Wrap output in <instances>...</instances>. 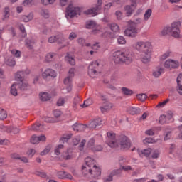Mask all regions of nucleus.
<instances>
[{"label": "nucleus", "instance_id": "nucleus-1", "mask_svg": "<svg viewBox=\"0 0 182 182\" xmlns=\"http://www.w3.org/2000/svg\"><path fill=\"white\" fill-rule=\"evenodd\" d=\"M133 48L139 52V58L143 63H149L151 60V43L149 41H138Z\"/></svg>", "mask_w": 182, "mask_h": 182}, {"label": "nucleus", "instance_id": "nucleus-2", "mask_svg": "<svg viewBox=\"0 0 182 182\" xmlns=\"http://www.w3.org/2000/svg\"><path fill=\"white\" fill-rule=\"evenodd\" d=\"M133 53L130 52V50H117L112 55V59L114 63H132L133 61Z\"/></svg>", "mask_w": 182, "mask_h": 182}, {"label": "nucleus", "instance_id": "nucleus-3", "mask_svg": "<svg viewBox=\"0 0 182 182\" xmlns=\"http://www.w3.org/2000/svg\"><path fill=\"white\" fill-rule=\"evenodd\" d=\"M82 14V7L77 5L75 2H70L65 10V18L72 19L76 17L77 15Z\"/></svg>", "mask_w": 182, "mask_h": 182}, {"label": "nucleus", "instance_id": "nucleus-4", "mask_svg": "<svg viewBox=\"0 0 182 182\" xmlns=\"http://www.w3.org/2000/svg\"><path fill=\"white\" fill-rule=\"evenodd\" d=\"M82 174H84V176H86L87 177H92V178H99L102 174L100 168L97 166H95L88 171L87 167H82Z\"/></svg>", "mask_w": 182, "mask_h": 182}, {"label": "nucleus", "instance_id": "nucleus-5", "mask_svg": "<svg viewBox=\"0 0 182 182\" xmlns=\"http://www.w3.org/2000/svg\"><path fill=\"white\" fill-rule=\"evenodd\" d=\"M103 5V0H97V4L95 7H92L84 11L85 15H92V16H96L99 11L102 10V6Z\"/></svg>", "mask_w": 182, "mask_h": 182}, {"label": "nucleus", "instance_id": "nucleus-6", "mask_svg": "<svg viewBox=\"0 0 182 182\" xmlns=\"http://www.w3.org/2000/svg\"><path fill=\"white\" fill-rule=\"evenodd\" d=\"M97 68H99V61H93L91 63L88 67V75L90 77H96L99 74L97 71Z\"/></svg>", "mask_w": 182, "mask_h": 182}, {"label": "nucleus", "instance_id": "nucleus-7", "mask_svg": "<svg viewBox=\"0 0 182 182\" xmlns=\"http://www.w3.org/2000/svg\"><path fill=\"white\" fill-rule=\"evenodd\" d=\"M171 35L173 38H176V39L182 38L181 33L180 31V23H173L171 25Z\"/></svg>", "mask_w": 182, "mask_h": 182}, {"label": "nucleus", "instance_id": "nucleus-8", "mask_svg": "<svg viewBox=\"0 0 182 182\" xmlns=\"http://www.w3.org/2000/svg\"><path fill=\"white\" fill-rule=\"evenodd\" d=\"M180 67V61L169 58L164 63L165 69H178Z\"/></svg>", "mask_w": 182, "mask_h": 182}, {"label": "nucleus", "instance_id": "nucleus-9", "mask_svg": "<svg viewBox=\"0 0 182 182\" xmlns=\"http://www.w3.org/2000/svg\"><path fill=\"white\" fill-rule=\"evenodd\" d=\"M41 76L44 80H50V79H55L58 74L54 70L47 68L42 73Z\"/></svg>", "mask_w": 182, "mask_h": 182}, {"label": "nucleus", "instance_id": "nucleus-10", "mask_svg": "<svg viewBox=\"0 0 182 182\" xmlns=\"http://www.w3.org/2000/svg\"><path fill=\"white\" fill-rule=\"evenodd\" d=\"M107 143L109 147H119V142H117V140L116 139V134L108 132Z\"/></svg>", "mask_w": 182, "mask_h": 182}, {"label": "nucleus", "instance_id": "nucleus-11", "mask_svg": "<svg viewBox=\"0 0 182 182\" xmlns=\"http://www.w3.org/2000/svg\"><path fill=\"white\" fill-rule=\"evenodd\" d=\"M137 33H139L137 28L131 25H129V28L124 31L125 36L129 38H136Z\"/></svg>", "mask_w": 182, "mask_h": 182}, {"label": "nucleus", "instance_id": "nucleus-12", "mask_svg": "<svg viewBox=\"0 0 182 182\" xmlns=\"http://www.w3.org/2000/svg\"><path fill=\"white\" fill-rule=\"evenodd\" d=\"M85 165L82 166V167H86L87 171L89 170L90 171V169L96 167V161H95V159H93V158L88 156L85 159Z\"/></svg>", "mask_w": 182, "mask_h": 182}, {"label": "nucleus", "instance_id": "nucleus-13", "mask_svg": "<svg viewBox=\"0 0 182 182\" xmlns=\"http://www.w3.org/2000/svg\"><path fill=\"white\" fill-rule=\"evenodd\" d=\"M130 140L126 136H122L119 139V145L121 146L122 149H130Z\"/></svg>", "mask_w": 182, "mask_h": 182}, {"label": "nucleus", "instance_id": "nucleus-14", "mask_svg": "<svg viewBox=\"0 0 182 182\" xmlns=\"http://www.w3.org/2000/svg\"><path fill=\"white\" fill-rule=\"evenodd\" d=\"M163 73H164V68L161 65H157L152 70V76L156 79L161 76Z\"/></svg>", "mask_w": 182, "mask_h": 182}, {"label": "nucleus", "instance_id": "nucleus-15", "mask_svg": "<svg viewBox=\"0 0 182 182\" xmlns=\"http://www.w3.org/2000/svg\"><path fill=\"white\" fill-rule=\"evenodd\" d=\"M132 3L130 6H127L125 7L127 16H130L133 12H134V9H136L137 5L136 4V0H130Z\"/></svg>", "mask_w": 182, "mask_h": 182}, {"label": "nucleus", "instance_id": "nucleus-16", "mask_svg": "<svg viewBox=\"0 0 182 182\" xmlns=\"http://www.w3.org/2000/svg\"><path fill=\"white\" fill-rule=\"evenodd\" d=\"M29 73H31V70H26V71H18L14 75L15 80L17 82H23V76H25V75H29Z\"/></svg>", "mask_w": 182, "mask_h": 182}, {"label": "nucleus", "instance_id": "nucleus-17", "mask_svg": "<svg viewBox=\"0 0 182 182\" xmlns=\"http://www.w3.org/2000/svg\"><path fill=\"white\" fill-rule=\"evenodd\" d=\"M56 176L58 178H60L61 180H63V178H68V180H72V178H73V176H72L70 173H68V172L63 171H57Z\"/></svg>", "mask_w": 182, "mask_h": 182}, {"label": "nucleus", "instance_id": "nucleus-18", "mask_svg": "<svg viewBox=\"0 0 182 182\" xmlns=\"http://www.w3.org/2000/svg\"><path fill=\"white\" fill-rule=\"evenodd\" d=\"M1 132H7V133H14V134H18L19 133V128H12L9 127H5L4 125L0 126Z\"/></svg>", "mask_w": 182, "mask_h": 182}, {"label": "nucleus", "instance_id": "nucleus-19", "mask_svg": "<svg viewBox=\"0 0 182 182\" xmlns=\"http://www.w3.org/2000/svg\"><path fill=\"white\" fill-rule=\"evenodd\" d=\"M112 109H113V104L109 102H106L100 107L102 113H106V112H109V110H112Z\"/></svg>", "mask_w": 182, "mask_h": 182}, {"label": "nucleus", "instance_id": "nucleus-20", "mask_svg": "<svg viewBox=\"0 0 182 182\" xmlns=\"http://www.w3.org/2000/svg\"><path fill=\"white\" fill-rule=\"evenodd\" d=\"M4 63L7 65V66L14 67L16 65V61L14 57L9 56L5 58Z\"/></svg>", "mask_w": 182, "mask_h": 182}, {"label": "nucleus", "instance_id": "nucleus-21", "mask_svg": "<svg viewBox=\"0 0 182 182\" xmlns=\"http://www.w3.org/2000/svg\"><path fill=\"white\" fill-rule=\"evenodd\" d=\"M141 22H143V19H141V18L138 17L133 21L130 20L129 21H128V25L137 28V26H139V25H140Z\"/></svg>", "mask_w": 182, "mask_h": 182}, {"label": "nucleus", "instance_id": "nucleus-22", "mask_svg": "<svg viewBox=\"0 0 182 182\" xmlns=\"http://www.w3.org/2000/svg\"><path fill=\"white\" fill-rule=\"evenodd\" d=\"M102 124V119L97 118L95 119H93L89 124V127L90 129H96L97 126H100Z\"/></svg>", "mask_w": 182, "mask_h": 182}, {"label": "nucleus", "instance_id": "nucleus-23", "mask_svg": "<svg viewBox=\"0 0 182 182\" xmlns=\"http://www.w3.org/2000/svg\"><path fill=\"white\" fill-rule=\"evenodd\" d=\"M61 157L63 160H72L73 159V154H72L71 149H68L67 151L63 152Z\"/></svg>", "mask_w": 182, "mask_h": 182}, {"label": "nucleus", "instance_id": "nucleus-24", "mask_svg": "<svg viewBox=\"0 0 182 182\" xmlns=\"http://www.w3.org/2000/svg\"><path fill=\"white\" fill-rule=\"evenodd\" d=\"M176 82L178 85V93H179V95H182V73L178 75Z\"/></svg>", "mask_w": 182, "mask_h": 182}, {"label": "nucleus", "instance_id": "nucleus-25", "mask_svg": "<svg viewBox=\"0 0 182 182\" xmlns=\"http://www.w3.org/2000/svg\"><path fill=\"white\" fill-rule=\"evenodd\" d=\"M11 16V9L9 6H6L4 9L2 21H6V19H9Z\"/></svg>", "mask_w": 182, "mask_h": 182}, {"label": "nucleus", "instance_id": "nucleus-26", "mask_svg": "<svg viewBox=\"0 0 182 182\" xmlns=\"http://www.w3.org/2000/svg\"><path fill=\"white\" fill-rule=\"evenodd\" d=\"M56 53H48L46 55V57H45V60L46 62H53V60H55V59H56Z\"/></svg>", "mask_w": 182, "mask_h": 182}, {"label": "nucleus", "instance_id": "nucleus-27", "mask_svg": "<svg viewBox=\"0 0 182 182\" xmlns=\"http://www.w3.org/2000/svg\"><path fill=\"white\" fill-rule=\"evenodd\" d=\"M91 33L92 35H103V28L100 25L97 24V26L92 30Z\"/></svg>", "mask_w": 182, "mask_h": 182}, {"label": "nucleus", "instance_id": "nucleus-28", "mask_svg": "<svg viewBox=\"0 0 182 182\" xmlns=\"http://www.w3.org/2000/svg\"><path fill=\"white\" fill-rule=\"evenodd\" d=\"M127 112L129 114H139V113L141 112V109L140 108L134 107H129L127 108Z\"/></svg>", "mask_w": 182, "mask_h": 182}, {"label": "nucleus", "instance_id": "nucleus-29", "mask_svg": "<svg viewBox=\"0 0 182 182\" xmlns=\"http://www.w3.org/2000/svg\"><path fill=\"white\" fill-rule=\"evenodd\" d=\"M97 26L96 21L93 20L87 21L85 23L86 29H93Z\"/></svg>", "mask_w": 182, "mask_h": 182}, {"label": "nucleus", "instance_id": "nucleus-30", "mask_svg": "<svg viewBox=\"0 0 182 182\" xmlns=\"http://www.w3.org/2000/svg\"><path fill=\"white\" fill-rule=\"evenodd\" d=\"M39 96L42 102H48V100H50L52 97L48 92H41L39 94Z\"/></svg>", "mask_w": 182, "mask_h": 182}, {"label": "nucleus", "instance_id": "nucleus-31", "mask_svg": "<svg viewBox=\"0 0 182 182\" xmlns=\"http://www.w3.org/2000/svg\"><path fill=\"white\" fill-rule=\"evenodd\" d=\"M87 126L82 124H75L73 125V129L75 132H82V130H85Z\"/></svg>", "mask_w": 182, "mask_h": 182}, {"label": "nucleus", "instance_id": "nucleus-32", "mask_svg": "<svg viewBox=\"0 0 182 182\" xmlns=\"http://www.w3.org/2000/svg\"><path fill=\"white\" fill-rule=\"evenodd\" d=\"M18 87H19V84L16 82L11 85L10 92L13 95V96H18Z\"/></svg>", "mask_w": 182, "mask_h": 182}, {"label": "nucleus", "instance_id": "nucleus-33", "mask_svg": "<svg viewBox=\"0 0 182 182\" xmlns=\"http://www.w3.org/2000/svg\"><path fill=\"white\" fill-rule=\"evenodd\" d=\"M18 87H19L20 90L25 92V90H28L29 89V84L28 83V82L21 81L18 84Z\"/></svg>", "mask_w": 182, "mask_h": 182}, {"label": "nucleus", "instance_id": "nucleus-34", "mask_svg": "<svg viewBox=\"0 0 182 182\" xmlns=\"http://www.w3.org/2000/svg\"><path fill=\"white\" fill-rule=\"evenodd\" d=\"M58 43L60 45L61 48H66V46H69L70 43L69 42V40L63 37L59 40Z\"/></svg>", "mask_w": 182, "mask_h": 182}, {"label": "nucleus", "instance_id": "nucleus-35", "mask_svg": "<svg viewBox=\"0 0 182 182\" xmlns=\"http://www.w3.org/2000/svg\"><path fill=\"white\" fill-rule=\"evenodd\" d=\"M173 52H171V50H168L160 56V60H166V59H168V58H171Z\"/></svg>", "mask_w": 182, "mask_h": 182}, {"label": "nucleus", "instance_id": "nucleus-36", "mask_svg": "<svg viewBox=\"0 0 182 182\" xmlns=\"http://www.w3.org/2000/svg\"><path fill=\"white\" fill-rule=\"evenodd\" d=\"M65 60L72 65L73 66L75 65L76 62L75 60V58L70 55L69 53H67V55L65 57Z\"/></svg>", "mask_w": 182, "mask_h": 182}, {"label": "nucleus", "instance_id": "nucleus-37", "mask_svg": "<svg viewBox=\"0 0 182 182\" xmlns=\"http://www.w3.org/2000/svg\"><path fill=\"white\" fill-rule=\"evenodd\" d=\"M169 33H171V26L164 27L160 32L161 36H167Z\"/></svg>", "mask_w": 182, "mask_h": 182}, {"label": "nucleus", "instance_id": "nucleus-38", "mask_svg": "<svg viewBox=\"0 0 182 182\" xmlns=\"http://www.w3.org/2000/svg\"><path fill=\"white\" fill-rule=\"evenodd\" d=\"M32 19H33V14L32 13L21 17V21H23V22H29L30 21H32Z\"/></svg>", "mask_w": 182, "mask_h": 182}, {"label": "nucleus", "instance_id": "nucleus-39", "mask_svg": "<svg viewBox=\"0 0 182 182\" xmlns=\"http://www.w3.org/2000/svg\"><path fill=\"white\" fill-rule=\"evenodd\" d=\"M42 129H43V125L41 124L39 122H37L36 124H34L32 127H31V129L34 130L35 132H38V131H42Z\"/></svg>", "mask_w": 182, "mask_h": 182}, {"label": "nucleus", "instance_id": "nucleus-40", "mask_svg": "<svg viewBox=\"0 0 182 182\" xmlns=\"http://www.w3.org/2000/svg\"><path fill=\"white\" fill-rule=\"evenodd\" d=\"M151 14H153L151 9H148L144 13V21H147L149 18L151 16Z\"/></svg>", "mask_w": 182, "mask_h": 182}, {"label": "nucleus", "instance_id": "nucleus-41", "mask_svg": "<svg viewBox=\"0 0 182 182\" xmlns=\"http://www.w3.org/2000/svg\"><path fill=\"white\" fill-rule=\"evenodd\" d=\"M143 143H144V144H153L154 143H157V140H156L151 137H148V138H145L143 140Z\"/></svg>", "mask_w": 182, "mask_h": 182}, {"label": "nucleus", "instance_id": "nucleus-42", "mask_svg": "<svg viewBox=\"0 0 182 182\" xmlns=\"http://www.w3.org/2000/svg\"><path fill=\"white\" fill-rule=\"evenodd\" d=\"M108 26H109L112 32H119V25L116 24V23H109Z\"/></svg>", "mask_w": 182, "mask_h": 182}, {"label": "nucleus", "instance_id": "nucleus-43", "mask_svg": "<svg viewBox=\"0 0 182 182\" xmlns=\"http://www.w3.org/2000/svg\"><path fill=\"white\" fill-rule=\"evenodd\" d=\"M52 150V146L51 145H48L46 146V148L42 151L40 154L41 156H46V154H49V152Z\"/></svg>", "mask_w": 182, "mask_h": 182}, {"label": "nucleus", "instance_id": "nucleus-44", "mask_svg": "<svg viewBox=\"0 0 182 182\" xmlns=\"http://www.w3.org/2000/svg\"><path fill=\"white\" fill-rule=\"evenodd\" d=\"M93 104V100H92V99L89 98L87 100H86L85 101H84V103L82 105H81L80 106L82 108L85 107H89V106H91V105Z\"/></svg>", "mask_w": 182, "mask_h": 182}, {"label": "nucleus", "instance_id": "nucleus-45", "mask_svg": "<svg viewBox=\"0 0 182 182\" xmlns=\"http://www.w3.org/2000/svg\"><path fill=\"white\" fill-rule=\"evenodd\" d=\"M8 117L6 111L2 108H0V120H5Z\"/></svg>", "mask_w": 182, "mask_h": 182}, {"label": "nucleus", "instance_id": "nucleus-46", "mask_svg": "<svg viewBox=\"0 0 182 182\" xmlns=\"http://www.w3.org/2000/svg\"><path fill=\"white\" fill-rule=\"evenodd\" d=\"M70 137H72V134H64V135H63V136L61 137V139L60 140L61 143H68V141H69Z\"/></svg>", "mask_w": 182, "mask_h": 182}, {"label": "nucleus", "instance_id": "nucleus-47", "mask_svg": "<svg viewBox=\"0 0 182 182\" xmlns=\"http://www.w3.org/2000/svg\"><path fill=\"white\" fill-rule=\"evenodd\" d=\"M64 146L63 144L58 145L55 149L54 153L56 156H59L60 154L61 150L63 149Z\"/></svg>", "mask_w": 182, "mask_h": 182}, {"label": "nucleus", "instance_id": "nucleus-48", "mask_svg": "<svg viewBox=\"0 0 182 182\" xmlns=\"http://www.w3.org/2000/svg\"><path fill=\"white\" fill-rule=\"evenodd\" d=\"M11 53L14 58H21V55H22V53L16 49L11 50Z\"/></svg>", "mask_w": 182, "mask_h": 182}, {"label": "nucleus", "instance_id": "nucleus-49", "mask_svg": "<svg viewBox=\"0 0 182 182\" xmlns=\"http://www.w3.org/2000/svg\"><path fill=\"white\" fill-rule=\"evenodd\" d=\"M123 95H132L133 94V91H132L130 89L126 87H123L122 89H121Z\"/></svg>", "mask_w": 182, "mask_h": 182}, {"label": "nucleus", "instance_id": "nucleus-50", "mask_svg": "<svg viewBox=\"0 0 182 182\" xmlns=\"http://www.w3.org/2000/svg\"><path fill=\"white\" fill-rule=\"evenodd\" d=\"M76 38H77V33L73 31L70 33L68 36V41H74V39H76Z\"/></svg>", "mask_w": 182, "mask_h": 182}, {"label": "nucleus", "instance_id": "nucleus-51", "mask_svg": "<svg viewBox=\"0 0 182 182\" xmlns=\"http://www.w3.org/2000/svg\"><path fill=\"white\" fill-rule=\"evenodd\" d=\"M141 154L146 156V157H149L150 154H151V148H148L146 149H144L141 151Z\"/></svg>", "mask_w": 182, "mask_h": 182}, {"label": "nucleus", "instance_id": "nucleus-52", "mask_svg": "<svg viewBox=\"0 0 182 182\" xmlns=\"http://www.w3.org/2000/svg\"><path fill=\"white\" fill-rule=\"evenodd\" d=\"M151 157L152 159H159V157H160V151L158 149L153 151Z\"/></svg>", "mask_w": 182, "mask_h": 182}, {"label": "nucleus", "instance_id": "nucleus-53", "mask_svg": "<svg viewBox=\"0 0 182 182\" xmlns=\"http://www.w3.org/2000/svg\"><path fill=\"white\" fill-rule=\"evenodd\" d=\"M168 120H167V118L166 117V115L164 114H162L159 117V123L161 124H164L165 123H168Z\"/></svg>", "mask_w": 182, "mask_h": 182}, {"label": "nucleus", "instance_id": "nucleus-54", "mask_svg": "<svg viewBox=\"0 0 182 182\" xmlns=\"http://www.w3.org/2000/svg\"><path fill=\"white\" fill-rule=\"evenodd\" d=\"M30 141L32 144H38L39 143L38 136H36L35 134L31 136Z\"/></svg>", "mask_w": 182, "mask_h": 182}, {"label": "nucleus", "instance_id": "nucleus-55", "mask_svg": "<svg viewBox=\"0 0 182 182\" xmlns=\"http://www.w3.org/2000/svg\"><path fill=\"white\" fill-rule=\"evenodd\" d=\"M117 42L119 45H126V38L124 37L120 36L117 38Z\"/></svg>", "mask_w": 182, "mask_h": 182}, {"label": "nucleus", "instance_id": "nucleus-56", "mask_svg": "<svg viewBox=\"0 0 182 182\" xmlns=\"http://www.w3.org/2000/svg\"><path fill=\"white\" fill-rule=\"evenodd\" d=\"M56 2V0H42L43 5H53Z\"/></svg>", "mask_w": 182, "mask_h": 182}, {"label": "nucleus", "instance_id": "nucleus-57", "mask_svg": "<svg viewBox=\"0 0 182 182\" xmlns=\"http://www.w3.org/2000/svg\"><path fill=\"white\" fill-rule=\"evenodd\" d=\"M136 97L141 102H144L147 99V95L146 94H139L136 95Z\"/></svg>", "mask_w": 182, "mask_h": 182}, {"label": "nucleus", "instance_id": "nucleus-58", "mask_svg": "<svg viewBox=\"0 0 182 182\" xmlns=\"http://www.w3.org/2000/svg\"><path fill=\"white\" fill-rule=\"evenodd\" d=\"M35 44V42L32 40H27L26 45L28 49H32L33 48V45Z\"/></svg>", "mask_w": 182, "mask_h": 182}, {"label": "nucleus", "instance_id": "nucleus-59", "mask_svg": "<svg viewBox=\"0 0 182 182\" xmlns=\"http://www.w3.org/2000/svg\"><path fill=\"white\" fill-rule=\"evenodd\" d=\"M168 102H170V99H166L164 101H163L162 102H159L156 107H164V106H166V105H167L168 103Z\"/></svg>", "mask_w": 182, "mask_h": 182}, {"label": "nucleus", "instance_id": "nucleus-60", "mask_svg": "<svg viewBox=\"0 0 182 182\" xmlns=\"http://www.w3.org/2000/svg\"><path fill=\"white\" fill-rule=\"evenodd\" d=\"M33 4V0H24L23 2L24 6H32Z\"/></svg>", "mask_w": 182, "mask_h": 182}, {"label": "nucleus", "instance_id": "nucleus-61", "mask_svg": "<svg viewBox=\"0 0 182 182\" xmlns=\"http://www.w3.org/2000/svg\"><path fill=\"white\" fill-rule=\"evenodd\" d=\"M65 102H66L65 97H60L57 101V105L63 106L65 105Z\"/></svg>", "mask_w": 182, "mask_h": 182}, {"label": "nucleus", "instance_id": "nucleus-62", "mask_svg": "<svg viewBox=\"0 0 182 182\" xmlns=\"http://www.w3.org/2000/svg\"><path fill=\"white\" fill-rule=\"evenodd\" d=\"M92 151H102L103 150V147L101 145L94 146L92 147Z\"/></svg>", "mask_w": 182, "mask_h": 182}, {"label": "nucleus", "instance_id": "nucleus-63", "mask_svg": "<svg viewBox=\"0 0 182 182\" xmlns=\"http://www.w3.org/2000/svg\"><path fill=\"white\" fill-rule=\"evenodd\" d=\"M56 41H58V36H52L48 38L49 43H55Z\"/></svg>", "mask_w": 182, "mask_h": 182}, {"label": "nucleus", "instance_id": "nucleus-64", "mask_svg": "<svg viewBox=\"0 0 182 182\" xmlns=\"http://www.w3.org/2000/svg\"><path fill=\"white\" fill-rule=\"evenodd\" d=\"M165 116H166V120H168V122H170V120L173 119V112H168Z\"/></svg>", "mask_w": 182, "mask_h": 182}]
</instances>
